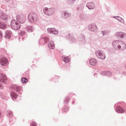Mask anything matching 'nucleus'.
I'll return each mask as SVG.
<instances>
[{
  "mask_svg": "<svg viewBox=\"0 0 126 126\" xmlns=\"http://www.w3.org/2000/svg\"><path fill=\"white\" fill-rule=\"evenodd\" d=\"M3 88V87L2 85L1 84V83H0V89H2Z\"/></svg>",
  "mask_w": 126,
  "mask_h": 126,
  "instance_id": "nucleus-44",
  "label": "nucleus"
},
{
  "mask_svg": "<svg viewBox=\"0 0 126 126\" xmlns=\"http://www.w3.org/2000/svg\"><path fill=\"white\" fill-rule=\"evenodd\" d=\"M123 73H124V74H126V73L125 72H124Z\"/></svg>",
  "mask_w": 126,
  "mask_h": 126,
  "instance_id": "nucleus-48",
  "label": "nucleus"
},
{
  "mask_svg": "<svg viewBox=\"0 0 126 126\" xmlns=\"http://www.w3.org/2000/svg\"><path fill=\"white\" fill-rule=\"evenodd\" d=\"M7 78L5 75L3 73L0 74V81L2 83H6Z\"/></svg>",
  "mask_w": 126,
  "mask_h": 126,
  "instance_id": "nucleus-11",
  "label": "nucleus"
},
{
  "mask_svg": "<svg viewBox=\"0 0 126 126\" xmlns=\"http://www.w3.org/2000/svg\"><path fill=\"white\" fill-rule=\"evenodd\" d=\"M2 36L1 31H0V38Z\"/></svg>",
  "mask_w": 126,
  "mask_h": 126,
  "instance_id": "nucleus-45",
  "label": "nucleus"
},
{
  "mask_svg": "<svg viewBox=\"0 0 126 126\" xmlns=\"http://www.w3.org/2000/svg\"><path fill=\"white\" fill-rule=\"evenodd\" d=\"M15 91L18 94L21 95L22 93L20 92L22 89V87L21 86H18L16 85H15L14 87Z\"/></svg>",
  "mask_w": 126,
  "mask_h": 126,
  "instance_id": "nucleus-15",
  "label": "nucleus"
},
{
  "mask_svg": "<svg viewBox=\"0 0 126 126\" xmlns=\"http://www.w3.org/2000/svg\"><path fill=\"white\" fill-rule=\"evenodd\" d=\"M25 34V32L23 31H21L19 33V35L22 36H24Z\"/></svg>",
  "mask_w": 126,
  "mask_h": 126,
  "instance_id": "nucleus-36",
  "label": "nucleus"
},
{
  "mask_svg": "<svg viewBox=\"0 0 126 126\" xmlns=\"http://www.w3.org/2000/svg\"><path fill=\"white\" fill-rule=\"evenodd\" d=\"M66 37L68 39H70L73 42H75L76 40V39L74 36L70 34H68Z\"/></svg>",
  "mask_w": 126,
  "mask_h": 126,
  "instance_id": "nucleus-20",
  "label": "nucleus"
},
{
  "mask_svg": "<svg viewBox=\"0 0 126 126\" xmlns=\"http://www.w3.org/2000/svg\"><path fill=\"white\" fill-rule=\"evenodd\" d=\"M114 108L117 112L121 113L124 112L125 111V109H126V107L125 106L122 107L120 106L117 105V104H115Z\"/></svg>",
  "mask_w": 126,
  "mask_h": 126,
  "instance_id": "nucleus-4",
  "label": "nucleus"
},
{
  "mask_svg": "<svg viewBox=\"0 0 126 126\" xmlns=\"http://www.w3.org/2000/svg\"><path fill=\"white\" fill-rule=\"evenodd\" d=\"M10 26L12 29L15 30H17L20 29L21 25L16 20L13 19L11 21Z\"/></svg>",
  "mask_w": 126,
  "mask_h": 126,
  "instance_id": "nucleus-1",
  "label": "nucleus"
},
{
  "mask_svg": "<svg viewBox=\"0 0 126 126\" xmlns=\"http://www.w3.org/2000/svg\"><path fill=\"white\" fill-rule=\"evenodd\" d=\"M16 17L17 20L19 23H23L25 22L26 20V17L25 16L21 14L17 15Z\"/></svg>",
  "mask_w": 126,
  "mask_h": 126,
  "instance_id": "nucleus-5",
  "label": "nucleus"
},
{
  "mask_svg": "<svg viewBox=\"0 0 126 126\" xmlns=\"http://www.w3.org/2000/svg\"><path fill=\"white\" fill-rule=\"evenodd\" d=\"M7 26L6 24L3 22H0V28L5 29L6 28Z\"/></svg>",
  "mask_w": 126,
  "mask_h": 126,
  "instance_id": "nucleus-27",
  "label": "nucleus"
},
{
  "mask_svg": "<svg viewBox=\"0 0 126 126\" xmlns=\"http://www.w3.org/2000/svg\"><path fill=\"white\" fill-rule=\"evenodd\" d=\"M26 29L28 32H33L34 30V28L32 26H27L26 28Z\"/></svg>",
  "mask_w": 126,
  "mask_h": 126,
  "instance_id": "nucleus-19",
  "label": "nucleus"
},
{
  "mask_svg": "<svg viewBox=\"0 0 126 126\" xmlns=\"http://www.w3.org/2000/svg\"><path fill=\"white\" fill-rule=\"evenodd\" d=\"M70 100V98L68 96L66 97L65 99L64 100V104H67L69 102Z\"/></svg>",
  "mask_w": 126,
  "mask_h": 126,
  "instance_id": "nucleus-29",
  "label": "nucleus"
},
{
  "mask_svg": "<svg viewBox=\"0 0 126 126\" xmlns=\"http://www.w3.org/2000/svg\"><path fill=\"white\" fill-rule=\"evenodd\" d=\"M48 8L47 7H46L45 10H44V13H46L47 12V11L48 10Z\"/></svg>",
  "mask_w": 126,
  "mask_h": 126,
  "instance_id": "nucleus-41",
  "label": "nucleus"
},
{
  "mask_svg": "<svg viewBox=\"0 0 126 126\" xmlns=\"http://www.w3.org/2000/svg\"><path fill=\"white\" fill-rule=\"evenodd\" d=\"M106 73L107 71H103L101 72V74L102 75H106Z\"/></svg>",
  "mask_w": 126,
  "mask_h": 126,
  "instance_id": "nucleus-39",
  "label": "nucleus"
},
{
  "mask_svg": "<svg viewBox=\"0 0 126 126\" xmlns=\"http://www.w3.org/2000/svg\"><path fill=\"white\" fill-rule=\"evenodd\" d=\"M88 29L91 31L94 32L97 30V28L96 26L94 24H92L89 25L88 27Z\"/></svg>",
  "mask_w": 126,
  "mask_h": 126,
  "instance_id": "nucleus-8",
  "label": "nucleus"
},
{
  "mask_svg": "<svg viewBox=\"0 0 126 126\" xmlns=\"http://www.w3.org/2000/svg\"><path fill=\"white\" fill-rule=\"evenodd\" d=\"M30 126H37L36 123L34 122H33L30 123Z\"/></svg>",
  "mask_w": 126,
  "mask_h": 126,
  "instance_id": "nucleus-37",
  "label": "nucleus"
},
{
  "mask_svg": "<svg viewBox=\"0 0 126 126\" xmlns=\"http://www.w3.org/2000/svg\"><path fill=\"white\" fill-rule=\"evenodd\" d=\"M48 32L49 33L55 34H57L58 33V31L56 30L54 28H48L47 29Z\"/></svg>",
  "mask_w": 126,
  "mask_h": 126,
  "instance_id": "nucleus-13",
  "label": "nucleus"
},
{
  "mask_svg": "<svg viewBox=\"0 0 126 126\" xmlns=\"http://www.w3.org/2000/svg\"><path fill=\"white\" fill-rule=\"evenodd\" d=\"M8 62V60L5 57L2 58L0 59V64L3 66H4Z\"/></svg>",
  "mask_w": 126,
  "mask_h": 126,
  "instance_id": "nucleus-14",
  "label": "nucleus"
},
{
  "mask_svg": "<svg viewBox=\"0 0 126 126\" xmlns=\"http://www.w3.org/2000/svg\"><path fill=\"white\" fill-rule=\"evenodd\" d=\"M100 34H101V35L102 36H103V35H104V32H103V31H102L100 32Z\"/></svg>",
  "mask_w": 126,
  "mask_h": 126,
  "instance_id": "nucleus-43",
  "label": "nucleus"
},
{
  "mask_svg": "<svg viewBox=\"0 0 126 126\" xmlns=\"http://www.w3.org/2000/svg\"><path fill=\"white\" fill-rule=\"evenodd\" d=\"M12 34V32L11 31H8L5 33L4 37L6 39H10L11 36Z\"/></svg>",
  "mask_w": 126,
  "mask_h": 126,
  "instance_id": "nucleus-17",
  "label": "nucleus"
},
{
  "mask_svg": "<svg viewBox=\"0 0 126 126\" xmlns=\"http://www.w3.org/2000/svg\"><path fill=\"white\" fill-rule=\"evenodd\" d=\"M86 7L89 10L93 9L95 7V4L93 2H89L86 4Z\"/></svg>",
  "mask_w": 126,
  "mask_h": 126,
  "instance_id": "nucleus-12",
  "label": "nucleus"
},
{
  "mask_svg": "<svg viewBox=\"0 0 126 126\" xmlns=\"http://www.w3.org/2000/svg\"><path fill=\"white\" fill-rule=\"evenodd\" d=\"M54 11V9L53 8H51L48 9L46 13H45V14L48 16H50L53 14Z\"/></svg>",
  "mask_w": 126,
  "mask_h": 126,
  "instance_id": "nucleus-16",
  "label": "nucleus"
},
{
  "mask_svg": "<svg viewBox=\"0 0 126 126\" xmlns=\"http://www.w3.org/2000/svg\"><path fill=\"white\" fill-rule=\"evenodd\" d=\"M97 61L94 58L91 59L89 61L90 64L94 66L96 64Z\"/></svg>",
  "mask_w": 126,
  "mask_h": 126,
  "instance_id": "nucleus-22",
  "label": "nucleus"
},
{
  "mask_svg": "<svg viewBox=\"0 0 126 126\" xmlns=\"http://www.w3.org/2000/svg\"><path fill=\"white\" fill-rule=\"evenodd\" d=\"M63 16L64 18H67L71 16V14H69L65 11H63Z\"/></svg>",
  "mask_w": 126,
  "mask_h": 126,
  "instance_id": "nucleus-24",
  "label": "nucleus"
},
{
  "mask_svg": "<svg viewBox=\"0 0 126 126\" xmlns=\"http://www.w3.org/2000/svg\"><path fill=\"white\" fill-rule=\"evenodd\" d=\"M48 47L50 49H53L54 48V44L52 41H49L48 44Z\"/></svg>",
  "mask_w": 126,
  "mask_h": 126,
  "instance_id": "nucleus-23",
  "label": "nucleus"
},
{
  "mask_svg": "<svg viewBox=\"0 0 126 126\" xmlns=\"http://www.w3.org/2000/svg\"><path fill=\"white\" fill-rule=\"evenodd\" d=\"M112 75V73L109 71H107V73L106 75H107L109 77L111 76Z\"/></svg>",
  "mask_w": 126,
  "mask_h": 126,
  "instance_id": "nucleus-35",
  "label": "nucleus"
},
{
  "mask_svg": "<svg viewBox=\"0 0 126 126\" xmlns=\"http://www.w3.org/2000/svg\"><path fill=\"white\" fill-rule=\"evenodd\" d=\"M29 21L31 22H35L37 19V16L36 14L33 12L29 14L28 16Z\"/></svg>",
  "mask_w": 126,
  "mask_h": 126,
  "instance_id": "nucleus-2",
  "label": "nucleus"
},
{
  "mask_svg": "<svg viewBox=\"0 0 126 126\" xmlns=\"http://www.w3.org/2000/svg\"><path fill=\"white\" fill-rule=\"evenodd\" d=\"M73 96H75V94H73Z\"/></svg>",
  "mask_w": 126,
  "mask_h": 126,
  "instance_id": "nucleus-47",
  "label": "nucleus"
},
{
  "mask_svg": "<svg viewBox=\"0 0 126 126\" xmlns=\"http://www.w3.org/2000/svg\"><path fill=\"white\" fill-rule=\"evenodd\" d=\"M10 95L12 98L13 100H14V99L16 100L18 96L17 94L13 92L10 93Z\"/></svg>",
  "mask_w": 126,
  "mask_h": 126,
  "instance_id": "nucleus-21",
  "label": "nucleus"
},
{
  "mask_svg": "<svg viewBox=\"0 0 126 126\" xmlns=\"http://www.w3.org/2000/svg\"><path fill=\"white\" fill-rule=\"evenodd\" d=\"M1 113H0V117H1Z\"/></svg>",
  "mask_w": 126,
  "mask_h": 126,
  "instance_id": "nucleus-49",
  "label": "nucleus"
},
{
  "mask_svg": "<svg viewBox=\"0 0 126 126\" xmlns=\"http://www.w3.org/2000/svg\"><path fill=\"white\" fill-rule=\"evenodd\" d=\"M6 114L7 116L9 118L12 117L13 116V112L11 111L8 110L7 111Z\"/></svg>",
  "mask_w": 126,
  "mask_h": 126,
  "instance_id": "nucleus-28",
  "label": "nucleus"
},
{
  "mask_svg": "<svg viewBox=\"0 0 126 126\" xmlns=\"http://www.w3.org/2000/svg\"><path fill=\"white\" fill-rule=\"evenodd\" d=\"M49 40L48 37H44L41 38L39 40V45H44L47 44V42Z\"/></svg>",
  "mask_w": 126,
  "mask_h": 126,
  "instance_id": "nucleus-6",
  "label": "nucleus"
},
{
  "mask_svg": "<svg viewBox=\"0 0 126 126\" xmlns=\"http://www.w3.org/2000/svg\"><path fill=\"white\" fill-rule=\"evenodd\" d=\"M117 17V16H113V17L116 18Z\"/></svg>",
  "mask_w": 126,
  "mask_h": 126,
  "instance_id": "nucleus-46",
  "label": "nucleus"
},
{
  "mask_svg": "<svg viewBox=\"0 0 126 126\" xmlns=\"http://www.w3.org/2000/svg\"><path fill=\"white\" fill-rule=\"evenodd\" d=\"M95 74H95H95H94V75H95Z\"/></svg>",
  "mask_w": 126,
  "mask_h": 126,
  "instance_id": "nucleus-52",
  "label": "nucleus"
},
{
  "mask_svg": "<svg viewBox=\"0 0 126 126\" xmlns=\"http://www.w3.org/2000/svg\"><path fill=\"white\" fill-rule=\"evenodd\" d=\"M76 0H67V2L68 4H69L73 3Z\"/></svg>",
  "mask_w": 126,
  "mask_h": 126,
  "instance_id": "nucleus-32",
  "label": "nucleus"
},
{
  "mask_svg": "<svg viewBox=\"0 0 126 126\" xmlns=\"http://www.w3.org/2000/svg\"><path fill=\"white\" fill-rule=\"evenodd\" d=\"M21 81L23 83H25L27 82L28 79L27 78L23 77L21 79Z\"/></svg>",
  "mask_w": 126,
  "mask_h": 126,
  "instance_id": "nucleus-30",
  "label": "nucleus"
},
{
  "mask_svg": "<svg viewBox=\"0 0 126 126\" xmlns=\"http://www.w3.org/2000/svg\"><path fill=\"white\" fill-rule=\"evenodd\" d=\"M69 109V107L64 106L63 107V110L65 112H66L68 111Z\"/></svg>",
  "mask_w": 126,
  "mask_h": 126,
  "instance_id": "nucleus-31",
  "label": "nucleus"
},
{
  "mask_svg": "<svg viewBox=\"0 0 126 126\" xmlns=\"http://www.w3.org/2000/svg\"><path fill=\"white\" fill-rule=\"evenodd\" d=\"M0 96L1 98L4 100H6V98L2 93H1L0 94Z\"/></svg>",
  "mask_w": 126,
  "mask_h": 126,
  "instance_id": "nucleus-33",
  "label": "nucleus"
},
{
  "mask_svg": "<svg viewBox=\"0 0 126 126\" xmlns=\"http://www.w3.org/2000/svg\"><path fill=\"white\" fill-rule=\"evenodd\" d=\"M120 40H117L113 42L112 43V46L115 49H118V45H119V42Z\"/></svg>",
  "mask_w": 126,
  "mask_h": 126,
  "instance_id": "nucleus-18",
  "label": "nucleus"
},
{
  "mask_svg": "<svg viewBox=\"0 0 126 126\" xmlns=\"http://www.w3.org/2000/svg\"><path fill=\"white\" fill-rule=\"evenodd\" d=\"M116 19L121 22H122L123 21H124V20L122 18L119 16H117Z\"/></svg>",
  "mask_w": 126,
  "mask_h": 126,
  "instance_id": "nucleus-34",
  "label": "nucleus"
},
{
  "mask_svg": "<svg viewBox=\"0 0 126 126\" xmlns=\"http://www.w3.org/2000/svg\"><path fill=\"white\" fill-rule=\"evenodd\" d=\"M116 37L119 39H122L124 37L126 36V34L122 32H118L115 34Z\"/></svg>",
  "mask_w": 126,
  "mask_h": 126,
  "instance_id": "nucleus-10",
  "label": "nucleus"
},
{
  "mask_svg": "<svg viewBox=\"0 0 126 126\" xmlns=\"http://www.w3.org/2000/svg\"><path fill=\"white\" fill-rule=\"evenodd\" d=\"M0 17L1 19L3 20L5 22H7L8 21V16L2 12L0 13Z\"/></svg>",
  "mask_w": 126,
  "mask_h": 126,
  "instance_id": "nucleus-9",
  "label": "nucleus"
},
{
  "mask_svg": "<svg viewBox=\"0 0 126 126\" xmlns=\"http://www.w3.org/2000/svg\"><path fill=\"white\" fill-rule=\"evenodd\" d=\"M76 100L74 98L73 99H72V103L73 104H74Z\"/></svg>",
  "mask_w": 126,
  "mask_h": 126,
  "instance_id": "nucleus-42",
  "label": "nucleus"
},
{
  "mask_svg": "<svg viewBox=\"0 0 126 126\" xmlns=\"http://www.w3.org/2000/svg\"><path fill=\"white\" fill-rule=\"evenodd\" d=\"M9 121L10 124L12 125L15 122L16 119L15 118H13V117H12L10 118Z\"/></svg>",
  "mask_w": 126,
  "mask_h": 126,
  "instance_id": "nucleus-26",
  "label": "nucleus"
},
{
  "mask_svg": "<svg viewBox=\"0 0 126 126\" xmlns=\"http://www.w3.org/2000/svg\"><path fill=\"white\" fill-rule=\"evenodd\" d=\"M125 67L126 68V65H125Z\"/></svg>",
  "mask_w": 126,
  "mask_h": 126,
  "instance_id": "nucleus-51",
  "label": "nucleus"
},
{
  "mask_svg": "<svg viewBox=\"0 0 126 126\" xmlns=\"http://www.w3.org/2000/svg\"><path fill=\"white\" fill-rule=\"evenodd\" d=\"M119 45H118V49L121 50H123L126 48V44L123 41L120 40Z\"/></svg>",
  "mask_w": 126,
  "mask_h": 126,
  "instance_id": "nucleus-7",
  "label": "nucleus"
},
{
  "mask_svg": "<svg viewBox=\"0 0 126 126\" xmlns=\"http://www.w3.org/2000/svg\"><path fill=\"white\" fill-rule=\"evenodd\" d=\"M95 54L98 58L102 60H104L106 58V56L104 52L102 50H97L95 52Z\"/></svg>",
  "mask_w": 126,
  "mask_h": 126,
  "instance_id": "nucleus-3",
  "label": "nucleus"
},
{
  "mask_svg": "<svg viewBox=\"0 0 126 126\" xmlns=\"http://www.w3.org/2000/svg\"><path fill=\"white\" fill-rule=\"evenodd\" d=\"M103 31L104 32V35H107L109 33L108 31H107L104 30Z\"/></svg>",
  "mask_w": 126,
  "mask_h": 126,
  "instance_id": "nucleus-40",
  "label": "nucleus"
},
{
  "mask_svg": "<svg viewBox=\"0 0 126 126\" xmlns=\"http://www.w3.org/2000/svg\"><path fill=\"white\" fill-rule=\"evenodd\" d=\"M77 10H79V8H77Z\"/></svg>",
  "mask_w": 126,
  "mask_h": 126,
  "instance_id": "nucleus-50",
  "label": "nucleus"
},
{
  "mask_svg": "<svg viewBox=\"0 0 126 126\" xmlns=\"http://www.w3.org/2000/svg\"><path fill=\"white\" fill-rule=\"evenodd\" d=\"M81 37L82 38V40H80V41H82L83 43H85V38L84 37V36L83 35H81Z\"/></svg>",
  "mask_w": 126,
  "mask_h": 126,
  "instance_id": "nucleus-38",
  "label": "nucleus"
},
{
  "mask_svg": "<svg viewBox=\"0 0 126 126\" xmlns=\"http://www.w3.org/2000/svg\"><path fill=\"white\" fill-rule=\"evenodd\" d=\"M62 59L66 63H68L69 62V59H68V57L67 56H62Z\"/></svg>",
  "mask_w": 126,
  "mask_h": 126,
  "instance_id": "nucleus-25",
  "label": "nucleus"
}]
</instances>
